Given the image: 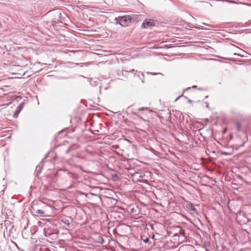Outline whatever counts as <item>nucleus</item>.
<instances>
[{
  "label": "nucleus",
  "instance_id": "nucleus-4",
  "mask_svg": "<svg viewBox=\"0 0 251 251\" xmlns=\"http://www.w3.org/2000/svg\"><path fill=\"white\" fill-rule=\"evenodd\" d=\"M237 126L238 130H240V129H241V126H240V125L239 123L237 124Z\"/></svg>",
  "mask_w": 251,
  "mask_h": 251
},
{
  "label": "nucleus",
  "instance_id": "nucleus-5",
  "mask_svg": "<svg viewBox=\"0 0 251 251\" xmlns=\"http://www.w3.org/2000/svg\"><path fill=\"white\" fill-rule=\"evenodd\" d=\"M143 241L145 243H147L149 241V238H146L145 239H143Z\"/></svg>",
  "mask_w": 251,
  "mask_h": 251
},
{
  "label": "nucleus",
  "instance_id": "nucleus-2",
  "mask_svg": "<svg viewBox=\"0 0 251 251\" xmlns=\"http://www.w3.org/2000/svg\"><path fill=\"white\" fill-rule=\"evenodd\" d=\"M153 25V22L151 20H145L142 24V26L144 28L149 27Z\"/></svg>",
  "mask_w": 251,
  "mask_h": 251
},
{
  "label": "nucleus",
  "instance_id": "nucleus-1",
  "mask_svg": "<svg viewBox=\"0 0 251 251\" xmlns=\"http://www.w3.org/2000/svg\"><path fill=\"white\" fill-rule=\"evenodd\" d=\"M119 22L121 25L125 26H127L131 21L129 17L124 16L120 19Z\"/></svg>",
  "mask_w": 251,
  "mask_h": 251
},
{
  "label": "nucleus",
  "instance_id": "nucleus-6",
  "mask_svg": "<svg viewBox=\"0 0 251 251\" xmlns=\"http://www.w3.org/2000/svg\"><path fill=\"white\" fill-rule=\"evenodd\" d=\"M191 207L192 208V210H195V208H194V207L192 205H191Z\"/></svg>",
  "mask_w": 251,
  "mask_h": 251
},
{
  "label": "nucleus",
  "instance_id": "nucleus-3",
  "mask_svg": "<svg viewBox=\"0 0 251 251\" xmlns=\"http://www.w3.org/2000/svg\"><path fill=\"white\" fill-rule=\"evenodd\" d=\"M36 213L42 215H44L45 213L44 211L42 209H38L36 211Z\"/></svg>",
  "mask_w": 251,
  "mask_h": 251
}]
</instances>
